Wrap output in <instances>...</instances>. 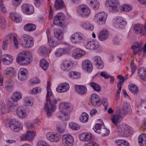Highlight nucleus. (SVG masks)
Masks as SVG:
<instances>
[{"label":"nucleus","mask_w":146,"mask_h":146,"mask_svg":"<svg viewBox=\"0 0 146 146\" xmlns=\"http://www.w3.org/2000/svg\"><path fill=\"white\" fill-rule=\"evenodd\" d=\"M31 55V53L28 51L22 52L19 53L17 56L16 59L17 62L21 65L29 64L32 61Z\"/></svg>","instance_id":"nucleus-1"},{"label":"nucleus","mask_w":146,"mask_h":146,"mask_svg":"<svg viewBox=\"0 0 146 146\" xmlns=\"http://www.w3.org/2000/svg\"><path fill=\"white\" fill-rule=\"evenodd\" d=\"M117 128L118 129V134L121 136L126 137L132 134L131 128L126 124L120 125Z\"/></svg>","instance_id":"nucleus-2"},{"label":"nucleus","mask_w":146,"mask_h":146,"mask_svg":"<svg viewBox=\"0 0 146 146\" xmlns=\"http://www.w3.org/2000/svg\"><path fill=\"white\" fill-rule=\"evenodd\" d=\"M77 11L78 13L84 17L88 16L91 12L89 7L84 4H82L79 6L78 7Z\"/></svg>","instance_id":"nucleus-3"},{"label":"nucleus","mask_w":146,"mask_h":146,"mask_svg":"<svg viewBox=\"0 0 146 146\" xmlns=\"http://www.w3.org/2000/svg\"><path fill=\"white\" fill-rule=\"evenodd\" d=\"M64 14L63 13H57L54 17L53 24L55 25L63 27L64 25Z\"/></svg>","instance_id":"nucleus-4"},{"label":"nucleus","mask_w":146,"mask_h":146,"mask_svg":"<svg viewBox=\"0 0 146 146\" xmlns=\"http://www.w3.org/2000/svg\"><path fill=\"white\" fill-rule=\"evenodd\" d=\"M29 113L28 108L25 107H19L16 111L17 116L21 119H23L26 117Z\"/></svg>","instance_id":"nucleus-5"},{"label":"nucleus","mask_w":146,"mask_h":146,"mask_svg":"<svg viewBox=\"0 0 146 146\" xmlns=\"http://www.w3.org/2000/svg\"><path fill=\"white\" fill-rule=\"evenodd\" d=\"M62 142L65 146H72L74 143V138L70 135H64L62 137Z\"/></svg>","instance_id":"nucleus-6"},{"label":"nucleus","mask_w":146,"mask_h":146,"mask_svg":"<svg viewBox=\"0 0 146 146\" xmlns=\"http://www.w3.org/2000/svg\"><path fill=\"white\" fill-rule=\"evenodd\" d=\"M106 4L114 11H116L118 10V6L119 3L118 0H107Z\"/></svg>","instance_id":"nucleus-7"},{"label":"nucleus","mask_w":146,"mask_h":146,"mask_svg":"<svg viewBox=\"0 0 146 146\" xmlns=\"http://www.w3.org/2000/svg\"><path fill=\"white\" fill-rule=\"evenodd\" d=\"M85 48L87 49L94 50L98 49L99 46L98 42L95 40L87 41V43L84 44Z\"/></svg>","instance_id":"nucleus-8"},{"label":"nucleus","mask_w":146,"mask_h":146,"mask_svg":"<svg viewBox=\"0 0 146 146\" xmlns=\"http://www.w3.org/2000/svg\"><path fill=\"white\" fill-rule=\"evenodd\" d=\"M142 42L140 41L139 42H136L134 45L131 46V49L133 50V54L134 55H136L137 53L139 55L141 54Z\"/></svg>","instance_id":"nucleus-9"},{"label":"nucleus","mask_w":146,"mask_h":146,"mask_svg":"<svg viewBox=\"0 0 146 146\" xmlns=\"http://www.w3.org/2000/svg\"><path fill=\"white\" fill-rule=\"evenodd\" d=\"M22 11L26 15H30L34 12V8L33 5L31 4L25 3L21 6Z\"/></svg>","instance_id":"nucleus-10"},{"label":"nucleus","mask_w":146,"mask_h":146,"mask_svg":"<svg viewBox=\"0 0 146 146\" xmlns=\"http://www.w3.org/2000/svg\"><path fill=\"white\" fill-rule=\"evenodd\" d=\"M107 16V14L104 12H102L96 14L94 18L97 20L100 24L102 25L105 23Z\"/></svg>","instance_id":"nucleus-11"},{"label":"nucleus","mask_w":146,"mask_h":146,"mask_svg":"<svg viewBox=\"0 0 146 146\" xmlns=\"http://www.w3.org/2000/svg\"><path fill=\"white\" fill-rule=\"evenodd\" d=\"M21 39L22 40V44L23 47L29 48L34 45V40L33 37H29L27 39L23 38Z\"/></svg>","instance_id":"nucleus-12"},{"label":"nucleus","mask_w":146,"mask_h":146,"mask_svg":"<svg viewBox=\"0 0 146 146\" xmlns=\"http://www.w3.org/2000/svg\"><path fill=\"white\" fill-rule=\"evenodd\" d=\"M126 21L122 17H118L115 20L114 23V27L117 29L123 28L127 24Z\"/></svg>","instance_id":"nucleus-13"},{"label":"nucleus","mask_w":146,"mask_h":146,"mask_svg":"<svg viewBox=\"0 0 146 146\" xmlns=\"http://www.w3.org/2000/svg\"><path fill=\"white\" fill-rule=\"evenodd\" d=\"M82 68L88 72H90L93 70L92 64L88 60H85L83 61Z\"/></svg>","instance_id":"nucleus-14"},{"label":"nucleus","mask_w":146,"mask_h":146,"mask_svg":"<svg viewBox=\"0 0 146 146\" xmlns=\"http://www.w3.org/2000/svg\"><path fill=\"white\" fill-rule=\"evenodd\" d=\"M28 76L27 70L24 68H20L18 73V77L19 79L22 81L25 80Z\"/></svg>","instance_id":"nucleus-15"},{"label":"nucleus","mask_w":146,"mask_h":146,"mask_svg":"<svg viewBox=\"0 0 146 146\" xmlns=\"http://www.w3.org/2000/svg\"><path fill=\"white\" fill-rule=\"evenodd\" d=\"M35 135V133L33 131H27L26 134H23L21 138L23 141H31Z\"/></svg>","instance_id":"nucleus-16"},{"label":"nucleus","mask_w":146,"mask_h":146,"mask_svg":"<svg viewBox=\"0 0 146 146\" xmlns=\"http://www.w3.org/2000/svg\"><path fill=\"white\" fill-rule=\"evenodd\" d=\"M46 136L47 138L52 142H57L60 138L59 135L56 133L49 132L46 134Z\"/></svg>","instance_id":"nucleus-17"},{"label":"nucleus","mask_w":146,"mask_h":146,"mask_svg":"<svg viewBox=\"0 0 146 146\" xmlns=\"http://www.w3.org/2000/svg\"><path fill=\"white\" fill-rule=\"evenodd\" d=\"M68 84L64 83L60 84L56 88L57 92L59 93H64L67 91L69 89Z\"/></svg>","instance_id":"nucleus-18"},{"label":"nucleus","mask_w":146,"mask_h":146,"mask_svg":"<svg viewBox=\"0 0 146 146\" xmlns=\"http://www.w3.org/2000/svg\"><path fill=\"white\" fill-rule=\"evenodd\" d=\"M143 25L140 24H135L133 27V30L134 32L137 34H140L141 36H144L145 34L142 33L143 31Z\"/></svg>","instance_id":"nucleus-19"},{"label":"nucleus","mask_w":146,"mask_h":146,"mask_svg":"<svg viewBox=\"0 0 146 146\" xmlns=\"http://www.w3.org/2000/svg\"><path fill=\"white\" fill-rule=\"evenodd\" d=\"M75 91L79 94L82 95L86 94L87 92V89L85 86L77 85L75 87Z\"/></svg>","instance_id":"nucleus-20"},{"label":"nucleus","mask_w":146,"mask_h":146,"mask_svg":"<svg viewBox=\"0 0 146 146\" xmlns=\"http://www.w3.org/2000/svg\"><path fill=\"white\" fill-rule=\"evenodd\" d=\"M93 59L98 69H101L103 68L104 63L100 56H95L93 58Z\"/></svg>","instance_id":"nucleus-21"},{"label":"nucleus","mask_w":146,"mask_h":146,"mask_svg":"<svg viewBox=\"0 0 146 146\" xmlns=\"http://www.w3.org/2000/svg\"><path fill=\"white\" fill-rule=\"evenodd\" d=\"M90 99L91 104L95 106L98 105L100 100L99 96L94 93L91 95Z\"/></svg>","instance_id":"nucleus-22"},{"label":"nucleus","mask_w":146,"mask_h":146,"mask_svg":"<svg viewBox=\"0 0 146 146\" xmlns=\"http://www.w3.org/2000/svg\"><path fill=\"white\" fill-rule=\"evenodd\" d=\"M73 63L71 61L65 60L63 61L61 65V68L63 70L67 71L72 66Z\"/></svg>","instance_id":"nucleus-23"},{"label":"nucleus","mask_w":146,"mask_h":146,"mask_svg":"<svg viewBox=\"0 0 146 146\" xmlns=\"http://www.w3.org/2000/svg\"><path fill=\"white\" fill-rule=\"evenodd\" d=\"M85 54V53L83 51L79 48H76L73 51L72 57L76 59H78Z\"/></svg>","instance_id":"nucleus-24"},{"label":"nucleus","mask_w":146,"mask_h":146,"mask_svg":"<svg viewBox=\"0 0 146 146\" xmlns=\"http://www.w3.org/2000/svg\"><path fill=\"white\" fill-rule=\"evenodd\" d=\"M79 138L81 141L88 142L92 140V135L90 133H83L80 135Z\"/></svg>","instance_id":"nucleus-25"},{"label":"nucleus","mask_w":146,"mask_h":146,"mask_svg":"<svg viewBox=\"0 0 146 146\" xmlns=\"http://www.w3.org/2000/svg\"><path fill=\"white\" fill-rule=\"evenodd\" d=\"M10 16L11 19L15 23H19L22 20L21 16L17 13H11L10 14Z\"/></svg>","instance_id":"nucleus-26"},{"label":"nucleus","mask_w":146,"mask_h":146,"mask_svg":"<svg viewBox=\"0 0 146 146\" xmlns=\"http://www.w3.org/2000/svg\"><path fill=\"white\" fill-rule=\"evenodd\" d=\"M2 62L4 64H9L12 62L13 57L10 55L4 54L1 56Z\"/></svg>","instance_id":"nucleus-27"},{"label":"nucleus","mask_w":146,"mask_h":146,"mask_svg":"<svg viewBox=\"0 0 146 146\" xmlns=\"http://www.w3.org/2000/svg\"><path fill=\"white\" fill-rule=\"evenodd\" d=\"M138 141L141 146H146V134L140 135L138 137Z\"/></svg>","instance_id":"nucleus-28"},{"label":"nucleus","mask_w":146,"mask_h":146,"mask_svg":"<svg viewBox=\"0 0 146 146\" xmlns=\"http://www.w3.org/2000/svg\"><path fill=\"white\" fill-rule=\"evenodd\" d=\"M36 28V26L33 23H28L24 27V30L27 31L32 32L35 31Z\"/></svg>","instance_id":"nucleus-29"},{"label":"nucleus","mask_w":146,"mask_h":146,"mask_svg":"<svg viewBox=\"0 0 146 146\" xmlns=\"http://www.w3.org/2000/svg\"><path fill=\"white\" fill-rule=\"evenodd\" d=\"M138 74L140 78L146 81V70L144 68H141L139 70Z\"/></svg>","instance_id":"nucleus-30"},{"label":"nucleus","mask_w":146,"mask_h":146,"mask_svg":"<svg viewBox=\"0 0 146 146\" xmlns=\"http://www.w3.org/2000/svg\"><path fill=\"white\" fill-rule=\"evenodd\" d=\"M121 118L119 117L118 116H116L114 115L112 117H111V119L113 124L117 128L120 125L119 123L121 121L120 119Z\"/></svg>","instance_id":"nucleus-31"},{"label":"nucleus","mask_w":146,"mask_h":146,"mask_svg":"<svg viewBox=\"0 0 146 146\" xmlns=\"http://www.w3.org/2000/svg\"><path fill=\"white\" fill-rule=\"evenodd\" d=\"M63 0H56L54 7L56 9L58 10L63 8L64 7Z\"/></svg>","instance_id":"nucleus-32"},{"label":"nucleus","mask_w":146,"mask_h":146,"mask_svg":"<svg viewBox=\"0 0 146 146\" xmlns=\"http://www.w3.org/2000/svg\"><path fill=\"white\" fill-rule=\"evenodd\" d=\"M129 89L130 91L133 94H137L139 91V89L137 86L134 84H131L129 86Z\"/></svg>","instance_id":"nucleus-33"},{"label":"nucleus","mask_w":146,"mask_h":146,"mask_svg":"<svg viewBox=\"0 0 146 146\" xmlns=\"http://www.w3.org/2000/svg\"><path fill=\"white\" fill-rule=\"evenodd\" d=\"M10 127L12 131L18 132L19 131L23 129V124L20 123L15 125H11Z\"/></svg>","instance_id":"nucleus-34"},{"label":"nucleus","mask_w":146,"mask_h":146,"mask_svg":"<svg viewBox=\"0 0 146 146\" xmlns=\"http://www.w3.org/2000/svg\"><path fill=\"white\" fill-rule=\"evenodd\" d=\"M89 5L94 9H98L99 7L100 4L97 0H90Z\"/></svg>","instance_id":"nucleus-35"},{"label":"nucleus","mask_w":146,"mask_h":146,"mask_svg":"<svg viewBox=\"0 0 146 146\" xmlns=\"http://www.w3.org/2000/svg\"><path fill=\"white\" fill-rule=\"evenodd\" d=\"M22 95L21 93L19 92H15L12 97V100L13 101L16 102L21 99Z\"/></svg>","instance_id":"nucleus-36"},{"label":"nucleus","mask_w":146,"mask_h":146,"mask_svg":"<svg viewBox=\"0 0 146 146\" xmlns=\"http://www.w3.org/2000/svg\"><path fill=\"white\" fill-rule=\"evenodd\" d=\"M66 125L64 123H58L56 125L57 130L60 133H63L65 131Z\"/></svg>","instance_id":"nucleus-37"},{"label":"nucleus","mask_w":146,"mask_h":146,"mask_svg":"<svg viewBox=\"0 0 146 146\" xmlns=\"http://www.w3.org/2000/svg\"><path fill=\"white\" fill-rule=\"evenodd\" d=\"M55 37H48V42L51 47H54L56 46Z\"/></svg>","instance_id":"nucleus-38"},{"label":"nucleus","mask_w":146,"mask_h":146,"mask_svg":"<svg viewBox=\"0 0 146 146\" xmlns=\"http://www.w3.org/2000/svg\"><path fill=\"white\" fill-rule=\"evenodd\" d=\"M40 65L44 70H46L47 69L49 64L45 59H42L40 60Z\"/></svg>","instance_id":"nucleus-39"},{"label":"nucleus","mask_w":146,"mask_h":146,"mask_svg":"<svg viewBox=\"0 0 146 146\" xmlns=\"http://www.w3.org/2000/svg\"><path fill=\"white\" fill-rule=\"evenodd\" d=\"M103 127L101 129L97 132V133L101 134L102 136H106L108 135L109 133V131L106 128L104 127V126H102Z\"/></svg>","instance_id":"nucleus-40"},{"label":"nucleus","mask_w":146,"mask_h":146,"mask_svg":"<svg viewBox=\"0 0 146 146\" xmlns=\"http://www.w3.org/2000/svg\"><path fill=\"white\" fill-rule=\"evenodd\" d=\"M49 102L50 104L51 107V111H54L56 108V104L57 103V101L55 99H50L48 100V101Z\"/></svg>","instance_id":"nucleus-41"},{"label":"nucleus","mask_w":146,"mask_h":146,"mask_svg":"<svg viewBox=\"0 0 146 146\" xmlns=\"http://www.w3.org/2000/svg\"><path fill=\"white\" fill-rule=\"evenodd\" d=\"M68 126L71 129L74 130H78L80 128V126L78 124L74 122H70Z\"/></svg>","instance_id":"nucleus-42"},{"label":"nucleus","mask_w":146,"mask_h":146,"mask_svg":"<svg viewBox=\"0 0 146 146\" xmlns=\"http://www.w3.org/2000/svg\"><path fill=\"white\" fill-rule=\"evenodd\" d=\"M82 27L90 31H93L94 28V26L88 22L84 23L82 25Z\"/></svg>","instance_id":"nucleus-43"},{"label":"nucleus","mask_w":146,"mask_h":146,"mask_svg":"<svg viewBox=\"0 0 146 146\" xmlns=\"http://www.w3.org/2000/svg\"><path fill=\"white\" fill-rule=\"evenodd\" d=\"M115 142L118 146H129L128 143L126 141L123 140H116Z\"/></svg>","instance_id":"nucleus-44"},{"label":"nucleus","mask_w":146,"mask_h":146,"mask_svg":"<svg viewBox=\"0 0 146 146\" xmlns=\"http://www.w3.org/2000/svg\"><path fill=\"white\" fill-rule=\"evenodd\" d=\"M110 36L109 31L106 29H103L98 34V36Z\"/></svg>","instance_id":"nucleus-45"},{"label":"nucleus","mask_w":146,"mask_h":146,"mask_svg":"<svg viewBox=\"0 0 146 146\" xmlns=\"http://www.w3.org/2000/svg\"><path fill=\"white\" fill-rule=\"evenodd\" d=\"M58 116L61 120L63 121H67L70 118L69 114L67 113H66L64 112L62 113L61 115H60L59 116L58 115Z\"/></svg>","instance_id":"nucleus-46"},{"label":"nucleus","mask_w":146,"mask_h":146,"mask_svg":"<svg viewBox=\"0 0 146 146\" xmlns=\"http://www.w3.org/2000/svg\"><path fill=\"white\" fill-rule=\"evenodd\" d=\"M80 119V121L83 123L87 122L88 119V115L85 112L82 113Z\"/></svg>","instance_id":"nucleus-47"},{"label":"nucleus","mask_w":146,"mask_h":146,"mask_svg":"<svg viewBox=\"0 0 146 146\" xmlns=\"http://www.w3.org/2000/svg\"><path fill=\"white\" fill-rule=\"evenodd\" d=\"M132 7L131 6L127 4H124L122 5L121 7V11L128 12L131 10Z\"/></svg>","instance_id":"nucleus-48"},{"label":"nucleus","mask_w":146,"mask_h":146,"mask_svg":"<svg viewBox=\"0 0 146 146\" xmlns=\"http://www.w3.org/2000/svg\"><path fill=\"white\" fill-rule=\"evenodd\" d=\"M90 86L96 91L99 92L101 90V87L98 84L95 83L94 82L91 83Z\"/></svg>","instance_id":"nucleus-49"},{"label":"nucleus","mask_w":146,"mask_h":146,"mask_svg":"<svg viewBox=\"0 0 146 146\" xmlns=\"http://www.w3.org/2000/svg\"><path fill=\"white\" fill-rule=\"evenodd\" d=\"M44 108L45 110L47 112V116L48 117H50L51 116L52 113L51 109L50 110L49 108L48 105L47 104L45 103L44 106Z\"/></svg>","instance_id":"nucleus-50"},{"label":"nucleus","mask_w":146,"mask_h":146,"mask_svg":"<svg viewBox=\"0 0 146 146\" xmlns=\"http://www.w3.org/2000/svg\"><path fill=\"white\" fill-rule=\"evenodd\" d=\"M129 106L127 103H125L123 106V114L124 115H125L126 113H127L128 110L129 109Z\"/></svg>","instance_id":"nucleus-51"},{"label":"nucleus","mask_w":146,"mask_h":146,"mask_svg":"<svg viewBox=\"0 0 146 146\" xmlns=\"http://www.w3.org/2000/svg\"><path fill=\"white\" fill-rule=\"evenodd\" d=\"M104 126L102 124H100V123H98L96 124L95 126L93 127V129L95 132L97 133V132L98 131H99L100 129H102L101 128L103 127L102 126Z\"/></svg>","instance_id":"nucleus-52"},{"label":"nucleus","mask_w":146,"mask_h":146,"mask_svg":"<svg viewBox=\"0 0 146 146\" xmlns=\"http://www.w3.org/2000/svg\"><path fill=\"white\" fill-rule=\"evenodd\" d=\"M69 76L74 78H79L80 76V74L77 72L72 71L71 72H70L69 73Z\"/></svg>","instance_id":"nucleus-53"},{"label":"nucleus","mask_w":146,"mask_h":146,"mask_svg":"<svg viewBox=\"0 0 146 146\" xmlns=\"http://www.w3.org/2000/svg\"><path fill=\"white\" fill-rule=\"evenodd\" d=\"M64 51L63 49L59 48L55 52V54L57 56H60L64 54Z\"/></svg>","instance_id":"nucleus-54"},{"label":"nucleus","mask_w":146,"mask_h":146,"mask_svg":"<svg viewBox=\"0 0 146 146\" xmlns=\"http://www.w3.org/2000/svg\"><path fill=\"white\" fill-rule=\"evenodd\" d=\"M41 89L39 87L35 88L33 89L32 90H31L29 93L32 94H35L38 93L40 92Z\"/></svg>","instance_id":"nucleus-55"},{"label":"nucleus","mask_w":146,"mask_h":146,"mask_svg":"<svg viewBox=\"0 0 146 146\" xmlns=\"http://www.w3.org/2000/svg\"><path fill=\"white\" fill-rule=\"evenodd\" d=\"M82 39V37H71V38L72 42L74 43L80 42Z\"/></svg>","instance_id":"nucleus-56"},{"label":"nucleus","mask_w":146,"mask_h":146,"mask_svg":"<svg viewBox=\"0 0 146 146\" xmlns=\"http://www.w3.org/2000/svg\"><path fill=\"white\" fill-rule=\"evenodd\" d=\"M40 54L43 56L47 54V50L45 47L44 46H41L39 49Z\"/></svg>","instance_id":"nucleus-57"},{"label":"nucleus","mask_w":146,"mask_h":146,"mask_svg":"<svg viewBox=\"0 0 146 146\" xmlns=\"http://www.w3.org/2000/svg\"><path fill=\"white\" fill-rule=\"evenodd\" d=\"M13 42L14 46L16 49H17L19 48V42L18 39L16 37H13Z\"/></svg>","instance_id":"nucleus-58"},{"label":"nucleus","mask_w":146,"mask_h":146,"mask_svg":"<svg viewBox=\"0 0 146 146\" xmlns=\"http://www.w3.org/2000/svg\"><path fill=\"white\" fill-rule=\"evenodd\" d=\"M43 1V0H33V3L35 7H38L40 6Z\"/></svg>","instance_id":"nucleus-59"},{"label":"nucleus","mask_w":146,"mask_h":146,"mask_svg":"<svg viewBox=\"0 0 146 146\" xmlns=\"http://www.w3.org/2000/svg\"><path fill=\"white\" fill-rule=\"evenodd\" d=\"M123 111L122 112L120 108L119 107H117L116 108V116H118L121 118L122 115H124L123 114Z\"/></svg>","instance_id":"nucleus-60"},{"label":"nucleus","mask_w":146,"mask_h":146,"mask_svg":"<svg viewBox=\"0 0 146 146\" xmlns=\"http://www.w3.org/2000/svg\"><path fill=\"white\" fill-rule=\"evenodd\" d=\"M130 65L131 69V73L132 74L134 73L136 70L137 67L133 62V60L131 61Z\"/></svg>","instance_id":"nucleus-61"},{"label":"nucleus","mask_w":146,"mask_h":146,"mask_svg":"<svg viewBox=\"0 0 146 146\" xmlns=\"http://www.w3.org/2000/svg\"><path fill=\"white\" fill-rule=\"evenodd\" d=\"M14 71L13 68L11 67H8L4 71V73L7 75H9L13 74Z\"/></svg>","instance_id":"nucleus-62"},{"label":"nucleus","mask_w":146,"mask_h":146,"mask_svg":"<svg viewBox=\"0 0 146 146\" xmlns=\"http://www.w3.org/2000/svg\"><path fill=\"white\" fill-rule=\"evenodd\" d=\"M37 146H50L44 141H40L37 144Z\"/></svg>","instance_id":"nucleus-63"},{"label":"nucleus","mask_w":146,"mask_h":146,"mask_svg":"<svg viewBox=\"0 0 146 146\" xmlns=\"http://www.w3.org/2000/svg\"><path fill=\"white\" fill-rule=\"evenodd\" d=\"M84 146H99L98 143L94 142H91L84 145Z\"/></svg>","instance_id":"nucleus-64"}]
</instances>
